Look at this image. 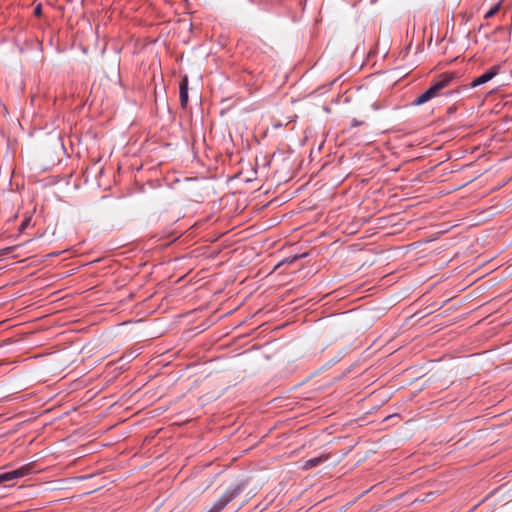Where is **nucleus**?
Instances as JSON below:
<instances>
[{
    "label": "nucleus",
    "mask_w": 512,
    "mask_h": 512,
    "mask_svg": "<svg viewBox=\"0 0 512 512\" xmlns=\"http://www.w3.org/2000/svg\"><path fill=\"white\" fill-rule=\"evenodd\" d=\"M41 13H42V7H41V5H37V6L35 7V9H34V14H35L36 16H40V15H41Z\"/></svg>",
    "instance_id": "obj_8"
},
{
    "label": "nucleus",
    "mask_w": 512,
    "mask_h": 512,
    "mask_svg": "<svg viewBox=\"0 0 512 512\" xmlns=\"http://www.w3.org/2000/svg\"><path fill=\"white\" fill-rule=\"evenodd\" d=\"M328 458H329L328 454H323L319 457L311 458V459L305 461V463L303 464V469L309 470L313 467H316V466L320 465L321 463L325 462L326 460H328Z\"/></svg>",
    "instance_id": "obj_6"
},
{
    "label": "nucleus",
    "mask_w": 512,
    "mask_h": 512,
    "mask_svg": "<svg viewBox=\"0 0 512 512\" xmlns=\"http://www.w3.org/2000/svg\"><path fill=\"white\" fill-rule=\"evenodd\" d=\"M33 472V464L28 463L15 470L0 474V484L6 481L22 478Z\"/></svg>",
    "instance_id": "obj_3"
},
{
    "label": "nucleus",
    "mask_w": 512,
    "mask_h": 512,
    "mask_svg": "<svg viewBox=\"0 0 512 512\" xmlns=\"http://www.w3.org/2000/svg\"><path fill=\"white\" fill-rule=\"evenodd\" d=\"M179 96L182 108H186L188 104V77L184 76L180 81Z\"/></svg>",
    "instance_id": "obj_5"
},
{
    "label": "nucleus",
    "mask_w": 512,
    "mask_h": 512,
    "mask_svg": "<svg viewBox=\"0 0 512 512\" xmlns=\"http://www.w3.org/2000/svg\"><path fill=\"white\" fill-rule=\"evenodd\" d=\"M244 489V483L231 485L224 494L213 503L207 512H221L232 500L238 497Z\"/></svg>",
    "instance_id": "obj_2"
},
{
    "label": "nucleus",
    "mask_w": 512,
    "mask_h": 512,
    "mask_svg": "<svg viewBox=\"0 0 512 512\" xmlns=\"http://www.w3.org/2000/svg\"><path fill=\"white\" fill-rule=\"evenodd\" d=\"M500 9V3L494 5L489 11L486 12L484 18L489 19L493 17Z\"/></svg>",
    "instance_id": "obj_7"
},
{
    "label": "nucleus",
    "mask_w": 512,
    "mask_h": 512,
    "mask_svg": "<svg viewBox=\"0 0 512 512\" xmlns=\"http://www.w3.org/2000/svg\"><path fill=\"white\" fill-rule=\"evenodd\" d=\"M362 124H363V122H361V121H359V120H357V119H353V120H352V123H351V125H352L353 127H358V126H360V125H362Z\"/></svg>",
    "instance_id": "obj_9"
},
{
    "label": "nucleus",
    "mask_w": 512,
    "mask_h": 512,
    "mask_svg": "<svg viewBox=\"0 0 512 512\" xmlns=\"http://www.w3.org/2000/svg\"><path fill=\"white\" fill-rule=\"evenodd\" d=\"M499 71H500V66H498V65L492 66L485 73H483L479 77L475 78L471 82L470 86L472 88H474V87H477V86L487 83L488 81L493 79L499 73Z\"/></svg>",
    "instance_id": "obj_4"
},
{
    "label": "nucleus",
    "mask_w": 512,
    "mask_h": 512,
    "mask_svg": "<svg viewBox=\"0 0 512 512\" xmlns=\"http://www.w3.org/2000/svg\"><path fill=\"white\" fill-rule=\"evenodd\" d=\"M454 79V73L450 72L441 74L435 81H433L431 86L426 91H424L414 100L413 104L419 106L435 98L439 95L440 91L448 87Z\"/></svg>",
    "instance_id": "obj_1"
}]
</instances>
